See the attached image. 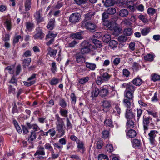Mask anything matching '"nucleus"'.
Masks as SVG:
<instances>
[{"label": "nucleus", "instance_id": "obj_1", "mask_svg": "<svg viewBox=\"0 0 160 160\" xmlns=\"http://www.w3.org/2000/svg\"><path fill=\"white\" fill-rule=\"evenodd\" d=\"M55 118L57 120L56 128L57 133L56 136L58 138H60L63 136L65 132L63 119L60 118L58 114L55 115Z\"/></svg>", "mask_w": 160, "mask_h": 160}, {"label": "nucleus", "instance_id": "obj_2", "mask_svg": "<svg viewBox=\"0 0 160 160\" xmlns=\"http://www.w3.org/2000/svg\"><path fill=\"white\" fill-rule=\"evenodd\" d=\"M81 27L82 28L92 32L95 31L97 28V25L94 23L85 21H82L81 22Z\"/></svg>", "mask_w": 160, "mask_h": 160}, {"label": "nucleus", "instance_id": "obj_3", "mask_svg": "<svg viewBox=\"0 0 160 160\" xmlns=\"http://www.w3.org/2000/svg\"><path fill=\"white\" fill-rule=\"evenodd\" d=\"M92 48V45L88 42L84 41L81 44V48L79 52L82 54H87L90 51Z\"/></svg>", "mask_w": 160, "mask_h": 160}, {"label": "nucleus", "instance_id": "obj_4", "mask_svg": "<svg viewBox=\"0 0 160 160\" xmlns=\"http://www.w3.org/2000/svg\"><path fill=\"white\" fill-rule=\"evenodd\" d=\"M81 18V16L79 13L76 12L72 13L70 15L69 21L72 24H75L78 22Z\"/></svg>", "mask_w": 160, "mask_h": 160}, {"label": "nucleus", "instance_id": "obj_5", "mask_svg": "<svg viewBox=\"0 0 160 160\" xmlns=\"http://www.w3.org/2000/svg\"><path fill=\"white\" fill-rule=\"evenodd\" d=\"M158 132L155 130H151L148 134L149 140L151 144L152 145H155V139L156 137V134H157Z\"/></svg>", "mask_w": 160, "mask_h": 160}, {"label": "nucleus", "instance_id": "obj_6", "mask_svg": "<svg viewBox=\"0 0 160 160\" xmlns=\"http://www.w3.org/2000/svg\"><path fill=\"white\" fill-rule=\"evenodd\" d=\"M122 85L126 88L125 90L128 92L134 93L136 87L132 84V82H129L125 84H123Z\"/></svg>", "mask_w": 160, "mask_h": 160}, {"label": "nucleus", "instance_id": "obj_7", "mask_svg": "<svg viewBox=\"0 0 160 160\" xmlns=\"http://www.w3.org/2000/svg\"><path fill=\"white\" fill-rule=\"evenodd\" d=\"M125 117L128 120L134 119L135 115L131 109H127L125 113Z\"/></svg>", "mask_w": 160, "mask_h": 160}, {"label": "nucleus", "instance_id": "obj_8", "mask_svg": "<svg viewBox=\"0 0 160 160\" xmlns=\"http://www.w3.org/2000/svg\"><path fill=\"white\" fill-rule=\"evenodd\" d=\"M143 128L145 131L144 133H146V131L148 129V126L150 123V120L151 119L149 117H143Z\"/></svg>", "mask_w": 160, "mask_h": 160}, {"label": "nucleus", "instance_id": "obj_9", "mask_svg": "<svg viewBox=\"0 0 160 160\" xmlns=\"http://www.w3.org/2000/svg\"><path fill=\"white\" fill-rule=\"evenodd\" d=\"M109 90L106 87H102L100 90L99 95L102 97H105L109 94Z\"/></svg>", "mask_w": 160, "mask_h": 160}, {"label": "nucleus", "instance_id": "obj_10", "mask_svg": "<svg viewBox=\"0 0 160 160\" xmlns=\"http://www.w3.org/2000/svg\"><path fill=\"white\" fill-rule=\"evenodd\" d=\"M76 61L79 63L82 64L85 61V57L79 53H77L76 55Z\"/></svg>", "mask_w": 160, "mask_h": 160}, {"label": "nucleus", "instance_id": "obj_11", "mask_svg": "<svg viewBox=\"0 0 160 160\" xmlns=\"http://www.w3.org/2000/svg\"><path fill=\"white\" fill-rule=\"evenodd\" d=\"M38 150L36 151L34 154V156H36L41 155H44L45 154V152L44 151V148L42 146H39L38 147Z\"/></svg>", "mask_w": 160, "mask_h": 160}, {"label": "nucleus", "instance_id": "obj_12", "mask_svg": "<svg viewBox=\"0 0 160 160\" xmlns=\"http://www.w3.org/2000/svg\"><path fill=\"white\" fill-rule=\"evenodd\" d=\"M133 101L127 99H124L123 101V103L124 106L127 109H130L131 106L132 102H133Z\"/></svg>", "mask_w": 160, "mask_h": 160}, {"label": "nucleus", "instance_id": "obj_13", "mask_svg": "<svg viewBox=\"0 0 160 160\" xmlns=\"http://www.w3.org/2000/svg\"><path fill=\"white\" fill-rule=\"evenodd\" d=\"M57 35V33L56 32H53L49 31L48 34L46 36L45 39H55Z\"/></svg>", "mask_w": 160, "mask_h": 160}, {"label": "nucleus", "instance_id": "obj_14", "mask_svg": "<svg viewBox=\"0 0 160 160\" xmlns=\"http://www.w3.org/2000/svg\"><path fill=\"white\" fill-rule=\"evenodd\" d=\"M142 82V80L139 77H136L132 81V83L137 86H140Z\"/></svg>", "mask_w": 160, "mask_h": 160}, {"label": "nucleus", "instance_id": "obj_15", "mask_svg": "<svg viewBox=\"0 0 160 160\" xmlns=\"http://www.w3.org/2000/svg\"><path fill=\"white\" fill-rule=\"evenodd\" d=\"M101 76L104 81H107L109 80L111 75L108 74L107 72H105L101 73Z\"/></svg>", "mask_w": 160, "mask_h": 160}, {"label": "nucleus", "instance_id": "obj_16", "mask_svg": "<svg viewBox=\"0 0 160 160\" xmlns=\"http://www.w3.org/2000/svg\"><path fill=\"white\" fill-rule=\"evenodd\" d=\"M40 10H39L36 12L34 15V17L37 22H42L43 21V18L40 16Z\"/></svg>", "mask_w": 160, "mask_h": 160}, {"label": "nucleus", "instance_id": "obj_17", "mask_svg": "<svg viewBox=\"0 0 160 160\" xmlns=\"http://www.w3.org/2000/svg\"><path fill=\"white\" fill-rule=\"evenodd\" d=\"M55 22L54 19H51L47 26L48 29L50 30H52L55 27Z\"/></svg>", "mask_w": 160, "mask_h": 160}, {"label": "nucleus", "instance_id": "obj_18", "mask_svg": "<svg viewBox=\"0 0 160 160\" xmlns=\"http://www.w3.org/2000/svg\"><path fill=\"white\" fill-rule=\"evenodd\" d=\"M100 90L97 87H93L92 92V97L93 98L97 97L100 94Z\"/></svg>", "mask_w": 160, "mask_h": 160}, {"label": "nucleus", "instance_id": "obj_19", "mask_svg": "<svg viewBox=\"0 0 160 160\" xmlns=\"http://www.w3.org/2000/svg\"><path fill=\"white\" fill-rule=\"evenodd\" d=\"M128 11L127 9H122L119 11V15L122 18H124L128 16Z\"/></svg>", "mask_w": 160, "mask_h": 160}, {"label": "nucleus", "instance_id": "obj_20", "mask_svg": "<svg viewBox=\"0 0 160 160\" xmlns=\"http://www.w3.org/2000/svg\"><path fill=\"white\" fill-rule=\"evenodd\" d=\"M125 99L133 100V93L125 90L124 92Z\"/></svg>", "mask_w": 160, "mask_h": 160}, {"label": "nucleus", "instance_id": "obj_21", "mask_svg": "<svg viewBox=\"0 0 160 160\" xmlns=\"http://www.w3.org/2000/svg\"><path fill=\"white\" fill-rule=\"evenodd\" d=\"M103 25L106 28H107L110 30H112V23L110 21L108 20H105L103 21Z\"/></svg>", "mask_w": 160, "mask_h": 160}, {"label": "nucleus", "instance_id": "obj_22", "mask_svg": "<svg viewBox=\"0 0 160 160\" xmlns=\"http://www.w3.org/2000/svg\"><path fill=\"white\" fill-rule=\"evenodd\" d=\"M133 32V30L131 28H127L125 29L123 31V34L126 36H130Z\"/></svg>", "mask_w": 160, "mask_h": 160}, {"label": "nucleus", "instance_id": "obj_23", "mask_svg": "<svg viewBox=\"0 0 160 160\" xmlns=\"http://www.w3.org/2000/svg\"><path fill=\"white\" fill-rule=\"evenodd\" d=\"M94 15V13L93 12H89L88 13L85 15V19L83 21H88L91 20L92 18Z\"/></svg>", "mask_w": 160, "mask_h": 160}, {"label": "nucleus", "instance_id": "obj_24", "mask_svg": "<svg viewBox=\"0 0 160 160\" xmlns=\"http://www.w3.org/2000/svg\"><path fill=\"white\" fill-rule=\"evenodd\" d=\"M85 65L86 67L92 70H94L96 67V65L93 63L86 62Z\"/></svg>", "mask_w": 160, "mask_h": 160}, {"label": "nucleus", "instance_id": "obj_25", "mask_svg": "<svg viewBox=\"0 0 160 160\" xmlns=\"http://www.w3.org/2000/svg\"><path fill=\"white\" fill-rule=\"evenodd\" d=\"M31 61V60L30 58L24 59L22 60L23 67L24 68H26L30 64Z\"/></svg>", "mask_w": 160, "mask_h": 160}, {"label": "nucleus", "instance_id": "obj_26", "mask_svg": "<svg viewBox=\"0 0 160 160\" xmlns=\"http://www.w3.org/2000/svg\"><path fill=\"white\" fill-rule=\"evenodd\" d=\"M70 37L73 39H81L82 38V37L81 36V34L79 32L71 34Z\"/></svg>", "mask_w": 160, "mask_h": 160}, {"label": "nucleus", "instance_id": "obj_27", "mask_svg": "<svg viewBox=\"0 0 160 160\" xmlns=\"http://www.w3.org/2000/svg\"><path fill=\"white\" fill-rule=\"evenodd\" d=\"M33 37L35 39H42L44 37V34L42 32H39L35 34Z\"/></svg>", "mask_w": 160, "mask_h": 160}, {"label": "nucleus", "instance_id": "obj_28", "mask_svg": "<svg viewBox=\"0 0 160 160\" xmlns=\"http://www.w3.org/2000/svg\"><path fill=\"white\" fill-rule=\"evenodd\" d=\"M105 125L107 127L112 128L114 127L112 120L110 119H106L104 121Z\"/></svg>", "mask_w": 160, "mask_h": 160}, {"label": "nucleus", "instance_id": "obj_29", "mask_svg": "<svg viewBox=\"0 0 160 160\" xmlns=\"http://www.w3.org/2000/svg\"><path fill=\"white\" fill-rule=\"evenodd\" d=\"M102 2L106 7L112 6L114 4V0H106L105 2L104 0H102Z\"/></svg>", "mask_w": 160, "mask_h": 160}, {"label": "nucleus", "instance_id": "obj_30", "mask_svg": "<svg viewBox=\"0 0 160 160\" xmlns=\"http://www.w3.org/2000/svg\"><path fill=\"white\" fill-rule=\"evenodd\" d=\"M26 29L29 31H31L34 27L33 23L30 22H26Z\"/></svg>", "mask_w": 160, "mask_h": 160}, {"label": "nucleus", "instance_id": "obj_31", "mask_svg": "<svg viewBox=\"0 0 160 160\" xmlns=\"http://www.w3.org/2000/svg\"><path fill=\"white\" fill-rule=\"evenodd\" d=\"M112 31H113V34L115 35H118L119 34L121 30L118 26L115 25L114 27L112 26Z\"/></svg>", "mask_w": 160, "mask_h": 160}, {"label": "nucleus", "instance_id": "obj_32", "mask_svg": "<svg viewBox=\"0 0 160 160\" xmlns=\"http://www.w3.org/2000/svg\"><path fill=\"white\" fill-rule=\"evenodd\" d=\"M76 143L77 144V147L78 149L83 151L84 150L85 147L82 142L80 141L79 139H78L77 141H76Z\"/></svg>", "mask_w": 160, "mask_h": 160}, {"label": "nucleus", "instance_id": "obj_33", "mask_svg": "<svg viewBox=\"0 0 160 160\" xmlns=\"http://www.w3.org/2000/svg\"><path fill=\"white\" fill-rule=\"evenodd\" d=\"M127 134L130 138H132L136 136V132L134 130L131 129L128 131Z\"/></svg>", "mask_w": 160, "mask_h": 160}, {"label": "nucleus", "instance_id": "obj_34", "mask_svg": "<svg viewBox=\"0 0 160 160\" xmlns=\"http://www.w3.org/2000/svg\"><path fill=\"white\" fill-rule=\"evenodd\" d=\"M102 40L104 42L108 43L111 40V35L108 34H105L103 37Z\"/></svg>", "mask_w": 160, "mask_h": 160}, {"label": "nucleus", "instance_id": "obj_35", "mask_svg": "<svg viewBox=\"0 0 160 160\" xmlns=\"http://www.w3.org/2000/svg\"><path fill=\"white\" fill-rule=\"evenodd\" d=\"M50 50H48V54L51 57H54L57 52V50L56 49H52L50 47H49Z\"/></svg>", "mask_w": 160, "mask_h": 160}, {"label": "nucleus", "instance_id": "obj_36", "mask_svg": "<svg viewBox=\"0 0 160 160\" xmlns=\"http://www.w3.org/2000/svg\"><path fill=\"white\" fill-rule=\"evenodd\" d=\"M31 0H26L25 2V9L26 11L30 10L31 8Z\"/></svg>", "mask_w": 160, "mask_h": 160}, {"label": "nucleus", "instance_id": "obj_37", "mask_svg": "<svg viewBox=\"0 0 160 160\" xmlns=\"http://www.w3.org/2000/svg\"><path fill=\"white\" fill-rule=\"evenodd\" d=\"M5 24L7 29L8 31H10L11 29L12 26L11 21L7 19L5 22Z\"/></svg>", "mask_w": 160, "mask_h": 160}, {"label": "nucleus", "instance_id": "obj_38", "mask_svg": "<svg viewBox=\"0 0 160 160\" xmlns=\"http://www.w3.org/2000/svg\"><path fill=\"white\" fill-rule=\"evenodd\" d=\"M89 79L88 76L83 77L78 80V82L80 84H83L87 82Z\"/></svg>", "mask_w": 160, "mask_h": 160}, {"label": "nucleus", "instance_id": "obj_39", "mask_svg": "<svg viewBox=\"0 0 160 160\" xmlns=\"http://www.w3.org/2000/svg\"><path fill=\"white\" fill-rule=\"evenodd\" d=\"M37 138V135L35 133H33L32 132H30V134L28 137V141H33L35 140Z\"/></svg>", "mask_w": 160, "mask_h": 160}, {"label": "nucleus", "instance_id": "obj_40", "mask_svg": "<svg viewBox=\"0 0 160 160\" xmlns=\"http://www.w3.org/2000/svg\"><path fill=\"white\" fill-rule=\"evenodd\" d=\"M126 126L128 128H132L134 127V124L132 119L128 120L126 123Z\"/></svg>", "mask_w": 160, "mask_h": 160}, {"label": "nucleus", "instance_id": "obj_41", "mask_svg": "<svg viewBox=\"0 0 160 160\" xmlns=\"http://www.w3.org/2000/svg\"><path fill=\"white\" fill-rule=\"evenodd\" d=\"M118 42L114 40H111L109 43V46L112 48H116L118 45Z\"/></svg>", "mask_w": 160, "mask_h": 160}, {"label": "nucleus", "instance_id": "obj_42", "mask_svg": "<svg viewBox=\"0 0 160 160\" xmlns=\"http://www.w3.org/2000/svg\"><path fill=\"white\" fill-rule=\"evenodd\" d=\"M150 28L148 27H146L142 29L141 30V33L142 35L145 36L148 34L149 32Z\"/></svg>", "mask_w": 160, "mask_h": 160}, {"label": "nucleus", "instance_id": "obj_43", "mask_svg": "<svg viewBox=\"0 0 160 160\" xmlns=\"http://www.w3.org/2000/svg\"><path fill=\"white\" fill-rule=\"evenodd\" d=\"M154 56L153 55L151 54H148L144 56V59L146 60L149 61H152L154 59Z\"/></svg>", "mask_w": 160, "mask_h": 160}, {"label": "nucleus", "instance_id": "obj_44", "mask_svg": "<svg viewBox=\"0 0 160 160\" xmlns=\"http://www.w3.org/2000/svg\"><path fill=\"white\" fill-rule=\"evenodd\" d=\"M127 40V37L124 35H121L119 36L118 38V41L120 42H126Z\"/></svg>", "mask_w": 160, "mask_h": 160}, {"label": "nucleus", "instance_id": "obj_45", "mask_svg": "<svg viewBox=\"0 0 160 160\" xmlns=\"http://www.w3.org/2000/svg\"><path fill=\"white\" fill-rule=\"evenodd\" d=\"M107 12L109 14H114L116 12V9L110 7L108 9Z\"/></svg>", "mask_w": 160, "mask_h": 160}, {"label": "nucleus", "instance_id": "obj_46", "mask_svg": "<svg viewBox=\"0 0 160 160\" xmlns=\"http://www.w3.org/2000/svg\"><path fill=\"white\" fill-rule=\"evenodd\" d=\"M92 41V42L97 47L100 48L102 46V44L100 41L97 39H93Z\"/></svg>", "mask_w": 160, "mask_h": 160}, {"label": "nucleus", "instance_id": "obj_47", "mask_svg": "<svg viewBox=\"0 0 160 160\" xmlns=\"http://www.w3.org/2000/svg\"><path fill=\"white\" fill-rule=\"evenodd\" d=\"M59 105L62 108H64L67 106V103L63 98H60L59 103Z\"/></svg>", "mask_w": 160, "mask_h": 160}, {"label": "nucleus", "instance_id": "obj_48", "mask_svg": "<svg viewBox=\"0 0 160 160\" xmlns=\"http://www.w3.org/2000/svg\"><path fill=\"white\" fill-rule=\"evenodd\" d=\"M147 12L149 15L152 16L156 13V10L152 8H149L148 9Z\"/></svg>", "mask_w": 160, "mask_h": 160}, {"label": "nucleus", "instance_id": "obj_49", "mask_svg": "<svg viewBox=\"0 0 160 160\" xmlns=\"http://www.w3.org/2000/svg\"><path fill=\"white\" fill-rule=\"evenodd\" d=\"M98 160H108V157L103 154H100L98 157Z\"/></svg>", "mask_w": 160, "mask_h": 160}, {"label": "nucleus", "instance_id": "obj_50", "mask_svg": "<svg viewBox=\"0 0 160 160\" xmlns=\"http://www.w3.org/2000/svg\"><path fill=\"white\" fill-rule=\"evenodd\" d=\"M44 147L46 149L48 150L51 152L54 150L53 147L51 146V144L48 143H47L45 145Z\"/></svg>", "mask_w": 160, "mask_h": 160}, {"label": "nucleus", "instance_id": "obj_51", "mask_svg": "<svg viewBox=\"0 0 160 160\" xmlns=\"http://www.w3.org/2000/svg\"><path fill=\"white\" fill-rule=\"evenodd\" d=\"M60 113L62 116L64 117H67L68 112L67 110L61 109L60 111Z\"/></svg>", "mask_w": 160, "mask_h": 160}, {"label": "nucleus", "instance_id": "obj_52", "mask_svg": "<svg viewBox=\"0 0 160 160\" xmlns=\"http://www.w3.org/2000/svg\"><path fill=\"white\" fill-rule=\"evenodd\" d=\"M19 39H21L22 41L23 40V38L20 35H17L14 37L13 42V44H15L18 42Z\"/></svg>", "mask_w": 160, "mask_h": 160}, {"label": "nucleus", "instance_id": "obj_53", "mask_svg": "<svg viewBox=\"0 0 160 160\" xmlns=\"http://www.w3.org/2000/svg\"><path fill=\"white\" fill-rule=\"evenodd\" d=\"M137 121L138 122L140 119V118L141 116L142 110L140 109H138L137 108Z\"/></svg>", "mask_w": 160, "mask_h": 160}, {"label": "nucleus", "instance_id": "obj_54", "mask_svg": "<svg viewBox=\"0 0 160 160\" xmlns=\"http://www.w3.org/2000/svg\"><path fill=\"white\" fill-rule=\"evenodd\" d=\"M108 89L109 90V94H111V96H113L115 94L114 88L110 86L108 87Z\"/></svg>", "mask_w": 160, "mask_h": 160}, {"label": "nucleus", "instance_id": "obj_55", "mask_svg": "<svg viewBox=\"0 0 160 160\" xmlns=\"http://www.w3.org/2000/svg\"><path fill=\"white\" fill-rule=\"evenodd\" d=\"M66 126L67 128V130L69 129H72V124L69 120V118H66Z\"/></svg>", "mask_w": 160, "mask_h": 160}, {"label": "nucleus", "instance_id": "obj_56", "mask_svg": "<svg viewBox=\"0 0 160 160\" xmlns=\"http://www.w3.org/2000/svg\"><path fill=\"white\" fill-rule=\"evenodd\" d=\"M152 79L154 82L160 80V75L156 74H154L152 76Z\"/></svg>", "mask_w": 160, "mask_h": 160}, {"label": "nucleus", "instance_id": "obj_57", "mask_svg": "<svg viewBox=\"0 0 160 160\" xmlns=\"http://www.w3.org/2000/svg\"><path fill=\"white\" fill-rule=\"evenodd\" d=\"M104 81L102 79L101 76L97 77L96 80V82L98 85L101 84Z\"/></svg>", "mask_w": 160, "mask_h": 160}, {"label": "nucleus", "instance_id": "obj_58", "mask_svg": "<svg viewBox=\"0 0 160 160\" xmlns=\"http://www.w3.org/2000/svg\"><path fill=\"white\" fill-rule=\"evenodd\" d=\"M140 144V141L137 139H134L133 141V145L134 147H138Z\"/></svg>", "mask_w": 160, "mask_h": 160}, {"label": "nucleus", "instance_id": "obj_59", "mask_svg": "<svg viewBox=\"0 0 160 160\" xmlns=\"http://www.w3.org/2000/svg\"><path fill=\"white\" fill-rule=\"evenodd\" d=\"M102 103V105L105 108H108L111 106L110 102L109 101L107 100L104 101Z\"/></svg>", "mask_w": 160, "mask_h": 160}, {"label": "nucleus", "instance_id": "obj_60", "mask_svg": "<svg viewBox=\"0 0 160 160\" xmlns=\"http://www.w3.org/2000/svg\"><path fill=\"white\" fill-rule=\"evenodd\" d=\"M36 81L34 80H33L32 81H30L29 82H27L26 81H24L23 83L24 85L27 87H29L32 85L34 84Z\"/></svg>", "mask_w": 160, "mask_h": 160}, {"label": "nucleus", "instance_id": "obj_61", "mask_svg": "<svg viewBox=\"0 0 160 160\" xmlns=\"http://www.w3.org/2000/svg\"><path fill=\"white\" fill-rule=\"evenodd\" d=\"M70 98L72 103L75 104L76 101V97L74 93H72L70 95Z\"/></svg>", "mask_w": 160, "mask_h": 160}, {"label": "nucleus", "instance_id": "obj_62", "mask_svg": "<svg viewBox=\"0 0 160 160\" xmlns=\"http://www.w3.org/2000/svg\"><path fill=\"white\" fill-rule=\"evenodd\" d=\"M138 18L143 22H147L148 21L147 19L144 15H140L138 16Z\"/></svg>", "mask_w": 160, "mask_h": 160}, {"label": "nucleus", "instance_id": "obj_63", "mask_svg": "<svg viewBox=\"0 0 160 160\" xmlns=\"http://www.w3.org/2000/svg\"><path fill=\"white\" fill-rule=\"evenodd\" d=\"M102 138L104 139L107 138L108 137L109 132L108 130H105L103 131L102 132Z\"/></svg>", "mask_w": 160, "mask_h": 160}, {"label": "nucleus", "instance_id": "obj_64", "mask_svg": "<svg viewBox=\"0 0 160 160\" xmlns=\"http://www.w3.org/2000/svg\"><path fill=\"white\" fill-rule=\"evenodd\" d=\"M58 83V79L55 78H53L51 80L50 83L52 85H55L57 84Z\"/></svg>", "mask_w": 160, "mask_h": 160}]
</instances>
